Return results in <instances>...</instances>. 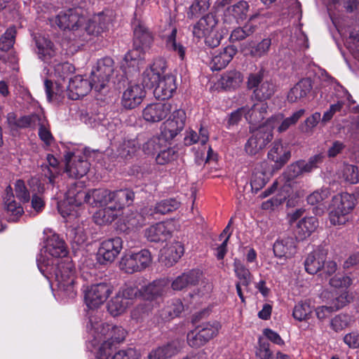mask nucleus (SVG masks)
<instances>
[{
    "mask_svg": "<svg viewBox=\"0 0 359 359\" xmlns=\"http://www.w3.org/2000/svg\"><path fill=\"white\" fill-rule=\"evenodd\" d=\"M60 295L74 298L77 293L75 269L72 262L67 258L57 264L55 271Z\"/></svg>",
    "mask_w": 359,
    "mask_h": 359,
    "instance_id": "1",
    "label": "nucleus"
},
{
    "mask_svg": "<svg viewBox=\"0 0 359 359\" xmlns=\"http://www.w3.org/2000/svg\"><path fill=\"white\" fill-rule=\"evenodd\" d=\"M90 193L83 189V183L72 184L66 193L65 199L58 203L57 209L63 217L77 216V208L84 203H88Z\"/></svg>",
    "mask_w": 359,
    "mask_h": 359,
    "instance_id": "2",
    "label": "nucleus"
},
{
    "mask_svg": "<svg viewBox=\"0 0 359 359\" xmlns=\"http://www.w3.org/2000/svg\"><path fill=\"white\" fill-rule=\"evenodd\" d=\"M87 329L93 340L97 343L101 341L102 338L111 341L112 344L119 343L123 341L126 336V332L122 327L103 323L98 316H90Z\"/></svg>",
    "mask_w": 359,
    "mask_h": 359,
    "instance_id": "3",
    "label": "nucleus"
},
{
    "mask_svg": "<svg viewBox=\"0 0 359 359\" xmlns=\"http://www.w3.org/2000/svg\"><path fill=\"white\" fill-rule=\"evenodd\" d=\"M67 250L65 241L57 234L50 236L46 242V245L41 250L40 255L37 257V265L39 270L43 273L46 269L43 267L54 264V259L64 257L67 255Z\"/></svg>",
    "mask_w": 359,
    "mask_h": 359,
    "instance_id": "4",
    "label": "nucleus"
},
{
    "mask_svg": "<svg viewBox=\"0 0 359 359\" xmlns=\"http://www.w3.org/2000/svg\"><path fill=\"white\" fill-rule=\"evenodd\" d=\"M273 121V118L267 119L252 133L245 144V151L248 155L255 156L272 140L274 129Z\"/></svg>",
    "mask_w": 359,
    "mask_h": 359,
    "instance_id": "5",
    "label": "nucleus"
},
{
    "mask_svg": "<svg viewBox=\"0 0 359 359\" xmlns=\"http://www.w3.org/2000/svg\"><path fill=\"white\" fill-rule=\"evenodd\" d=\"M51 26H57L62 30L77 31L86 22L84 11L81 8H73L60 11L56 16L47 17Z\"/></svg>",
    "mask_w": 359,
    "mask_h": 359,
    "instance_id": "6",
    "label": "nucleus"
},
{
    "mask_svg": "<svg viewBox=\"0 0 359 359\" xmlns=\"http://www.w3.org/2000/svg\"><path fill=\"white\" fill-rule=\"evenodd\" d=\"M220 329L221 325L217 320L202 323L188 332L187 343L193 348L201 347L215 337Z\"/></svg>",
    "mask_w": 359,
    "mask_h": 359,
    "instance_id": "7",
    "label": "nucleus"
},
{
    "mask_svg": "<svg viewBox=\"0 0 359 359\" xmlns=\"http://www.w3.org/2000/svg\"><path fill=\"white\" fill-rule=\"evenodd\" d=\"M114 72V62L112 58L105 57L97 62L90 76L95 91L101 92L108 88Z\"/></svg>",
    "mask_w": 359,
    "mask_h": 359,
    "instance_id": "8",
    "label": "nucleus"
},
{
    "mask_svg": "<svg viewBox=\"0 0 359 359\" xmlns=\"http://www.w3.org/2000/svg\"><path fill=\"white\" fill-rule=\"evenodd\" d=\"M151 263V255L149 250H142L136 253L124 255L120 262V268L128 273L141 271Z\"/></svg>",
    "mask_w": 359,
    "mask_h": 359,
    "instance_id": "9",
    "label": "nucleus"
},
{
    "mask_svg": "<svg viewBox=\"0 0 359 359\" xmlns=\"http://www.w3.org/2000/svg\"><path fill=\"white\" fill-rule=\"evenodd\" d=\"M112 292L107 283L93 284L84 291V301L88 308L95 309L102 305Z\"/></svg>",
    "mask_w": 359,
    "mask_h": 359,
    "instance_id": "10",
    "label": "nucleus"
},
{
    "mask_svg": "<svg viewBox=\"0 0 359 359\" xmlns=\"http://www.w3.org/2000/svg\"><path fill=\"white\" fill-rule=\"evenodd\" d=\"M172 116L161 126V135L166 142L175 138L184 128L185 125L186 114L182 109L173 108Z\"/></svg>",
    "mask_w": 359,
    "mask_h": 359,
    "instance_id": "11",
    "label": "nucleus"
},
{
    "mask_svg": "<svg viewBox=\"0 0 359 359\" xmlns=\"http://www.w3.org/2000/svg\"><path fill=\"white\" fill-rule=\"evenodd\" d=\"M263 74L261 72L250 74L248 80V87L255 88L253 96L258 102H265L271 97L275 92L274 85L268 81H262Z\"/></svg>",
    "mask_w": 359,
    "mask_h": 359,
    "instance_id": "12",
    "label": "nucleus"
},
{
    "mask_svg": "<svg viewBox=\"0 0 359 359\" xmlns=\"http://www.w3.org/2000/svg\"><path fill=\"white\" fill-rule=\"evenodd\" d=\"M123 248V241L121 238H109L102 242L98 250L97 255L100 262H112L119 255Z\"/></svg>",
    "mask_w": 359,
    "mask_h": 359,
    "instance_id": "13",
    "label": "nucleus"
},
{
    "mask_svg": "<svg viewBox=\"0 0 359 359\" xmlns=\"http://www.w3.org/2000/svg\"><path fill=\"white\" fill-rule=\"evenodd\" d=\"M90 79H92L90 78ZM94 88L92 80L88 81L82 76L77 75L70 79L67 89V95L69 99L76 100L86 95L91 89Z\"/></svg>",
    "mask_w": 359,
    "mask_h": 359,
    "instance_id": "14",
    "label": "nucleus"
},
{
    "mask_svg": "<svg viewBox=\"0 0 359 359\" xmlns=\"http://www.w3.org/2000/svg\"><path fill=\"white\" fill-rule=\"evenodd\" d=\"M166 62L162 58L156 59L142 74V83L146 87L151 88L158 83L166 69Z\"/></svg>",
    "mask_w": 359,
    "mask_h": 359,
    "instance_id": "15",
    "label": "nucleus"
},
{
    "mask_svg": "<svg viewBox=\"0 0 359 359\" xmlns=\"http://www.w3.org/2000/svg\"><path fill=\"white\" fill-rule=\"evenodd\" d=\"M145 95L142 85L130 83L123 93L121 105L127 109H134L142 103Z\"/></svg>",
    "mask_w": 359,
    "mask_h": 359,
    "instance_id": "16",
    "label": "nucleus"
},
{
    "mask_svg": "<svg viewBox=\"0 0 359 359\" xmlns=\"http://www.w3.org/2000/svg\"><path fill=\"white\" fill-rule=\"evenodd\" d=\"M34 42L36 46V53L39 60L43 62L50 65L53 60L57 55V50L54 43L44 36H35Z\"/></svg>",
    "mask_w": 359,
    "mask_h": 359,
    "instance_id": "17",
    "label": "nucleus"
},
{
    "mask_svg": "<svg viewBox=\"0 0 359 359\" xmlns=\"http://www.w3.org/2000/svg\"><path fill=\"white\" fill-rule=\"evenodd\" d=\"M173 108L170 102L154 103L144 109L142 115L147 121L158 122L165 118Z\"/></svg>",
    "mask_w": 359,
    "mask_h": 359,
    "instance_id": "18",
    "label": "nucleus"
},
{
    "mask_svg": "<svg viewBox=\"0 0 359 359\" xmlns=\"http://www.w3.org/2000/svg\"><path fill=\"white\" fill-rule=\"evenodd\" d=\"M66 172L71 177L80 178L84 176L89 170V163L83 158H77L72 152L65 154Z\"/></svg>",
    "mask_w": 359,
    "mask_h": 359,
    "instance_id": "19",
    "label": "nucleus"
},
{
    "mask_svg": "<svg viewBox=\"0 0 359 359\" xmlns=\"http://www.w3.org/2000/svg\"><path fill=\"white\" fill-rule=\"evenodd\" d=\"M327 255V250L318 247L309 253L304 261L305 270L310 274H316L324 266Z\"/></svg>",
    "mask_w": 359,
    "mask_h": 359,
    "instance_id": "20",
    "label": "nucleus"
},
{
    "mask_svg": "<svg viewBox=\"0 0 359 359\" xmlns=\"http://www.w3.org/2000/svg\"><path fill=\"white\" fill-rule=\"evenodd\" d=\"M154 88V94L157 99H169L177 88L176 79L172 74H165Z\"/></svg>",
    "mask_w": 359,
    "mask_h": 359,
    "instance_id": "21",
    "label": "nucleus"
},
{
    "mask_svg": "<svg viewBox=\"0 0 359 359\" xmlns=\"http://www.w3.org/2000/svg\"><path fill=\"white\" fill-rule=\"evenodd\" d=\"M267 157L270 161L274 163L273 169L279 170L289 161L290 152L280 141L274 142L268 152Z\"/></svg>",
    "mask_w": 359,
    "mask_h": 359,
    "instance_id": "22",
    "label": "nucleus"
},
{
    "mask_svg": "<svg viewBox=\"0 0 359 359\" xmlns=\"http://www.w3.org/2000/svg\"><path fill=\"white\" fill-rule=\"evenodd\" d=\"M110 21L109 17L105 14L100 13L95 15L89 20L87 26L85 27V34L82 35L83 41H88L90 38L88 36H98L104 32L109 25Z\"/></svg>",
    "mask_w": 359,
    "mask_h": 359,
    "instance_id": "23",
    "label": "nucleus"
},
{
    "mask_svg": "<svg viewBox=\"0 0 359 359\" xmlns=\"http://www.w3.org/2000/svg\"><path fill=\"white\" fill-rule=\"evenodd\" d=\"M273 250L278 258H291L297 252L296 240L293 237L279 238L274 243Z\"/></svg>",
    "mask_w": 359,
    "mask_h": 359,
    "instance_id": "24",
    "label": "nucleus"
},
{
    "mask_svg": "<svg viewBox=\"0 0 359 359\" xmlns=\"http://www.w3.org/2000/svg\"><path fill=\"white\" fill-rule=\"evenodd\" d=\"M271 46V39L270 38H265L257 43L253 41L243 43L242 50L245 55L258 59L268 54Z\"/></svg>",
    "mask_w": 359,
    "mask_h": 359,
    "instance_id": "25",
    "label": "nucleus"
},
{
    "mask_svg": "<svg viewBox=\"0 0 359 359\" xmlns=\"http://www.w3.org/2000/svg\"><path fill=\"white\" fill-rule=\"evenodd\" d=\"M236 52V48L232 46H228L222 50L216 52L210 63V69L213 71L224 69L231 61Z\"/></svg>",
    "mask_w": 359,
    "mask_h": 359,
    "instance_id": "26",
    "label": "nucleus"
},
{
    "mask_svg": "<svg viewBox=\"0 0 359 359\" xmlns=\"http://www.w3.org/2000/svg\"><path fill=\"white\" fill-rule=\"evenodd\" d=\"M201 272L199 270H191L178 276L171 283L173 290L180 291L189 286L196 285L201 277Z\"/></svg>",
    "mask_w": 359,
    "mask_h": 359,
    "instance_id": "27",
    "label": "nucleus"
},
{
    "mask_svg": "<svg viewBox=\"0 0 359 359\" xmlns=\"http://www.w3.org/2000/svg\"><path fill=\"white\" fill-rule=\"evenodd\" d=\"M184 253V248L180 243L168 245L161 250L160 259L166 266H172Z\"/></svg>",
    "mask_w": 359,
    "mask_h": 359,
    "instance_id": "28",
    "label": "nucleus"
},
{
    "mask_svg": "<svg viewBox=\"0 0 359 359\" xmlns=\"http://www.w3.org/2000/svg\"><path fill=\"white\" fill-rule=\"evenodd\" d=\"M245 119L250 124L257 125L264 120L267 113L268 104L266 102H257L250 108L244 107Z\"/></svg>",
    "mask_w": 359,
    "mask_h": 359,
    "instance_id": "29",
    "label": "nucleus"
},
{
    "mask_svg": "<svg viewBox=\"0 0 359 359\" xmlns=\"http://www.w3.org/2000/svg\"><path fill=\"white\" fill-rule=\"evenodd\" d=\"M6 209L8 215V220L16 222L23 212V208L14 200L13 189L11 186L6 187L4 196Z\"/></svg>",
    "mask_w": 359,
    "mask_h": 359,
    "instance_id": "30",
    "label": "nucleus"
},
{
    "mask_svg": "<svg viewBox=\"0 0 359 359\" xmlns=\"http://www.w3.org/2000/svg\"><path fill=\"white\" fill-rule=\"evenodd\" d=\"M180 348L178 341L153 348L148 354V359H168L175 355Z\"/></svg>",
    "mask_w": 359,
    "mask_h": 359,
    "instance_id": "31",
    "label": "nucleus"
},
{
    "mask_svg": "<svg viewBox=\"0 0 359 359\" xmlns=\"http://www.w3.org/2000/svg\"><path fill=\"white\" fill-rule=\"evenodd\" d=\"M170 230L163 222L150 226L145 230V236L150 242L158 243L166 241L170 236Z\"/></svg>",
    "mask_w": 359,
    "mask_h": 359,
    "instance_id": "32",
    "label": "nucleus"
},
{
    "mask_svg": "<svg viewBox=\"0 0 359 359\" xmlns=\"http://www.w3.org/2000/svg\"><path fill=\"white\" fill-rule=\"evenodd\" d=\"M217 20L212 14H208L201 18L193 27V34L198 38H203L204 35L216 28Z\"/></svg>",
    "mask_w": 359,
    "mask_h": 359,
    "instance_id": "33",
    "label": "nucleus"
},
{
    "mask_svg": "<svg viewBox=\"0 0 359 359\" xmlns=\"http://www.w3.org/2000/svg\"><path fill=\"white\" fill-rule=\"evenodd\" d=\"M305 110L301 109L295 112H294L290 117L283 118V115L282 114H278L273 116H271L269 119L273 118L274 128L277 124H279L278 127V131L279 133H283L286 131L289 128L295 125L298 121L304 115Z\"/></svg>",
    "mask_w": 359,
    "mask_h": 359,
    "instance_id": "34",
    "label": "nucleus"
},
{
    "mask_svg": "<svg viewBox=\"0 0 359 359\" xmlns=\"http://www.w3.org/2000/svg\"><path fill=\"white\" fill-rule=\"evenodd\" d=\"M312 88L311 81L304 79L295 84L287 94V100L290 102H297L304 98Z\"/></svg>",
    "mask_w": 359,
    "mask_h": 359,
    "instance_id": "35",
    "label": "nucleus"
},
{
    "mask_svg": "<svg viewBox=\"0 0 359 359\" xmlns=\"http://www.w3.org/2000/svg\"><path fill=\"white\" fill-rule=\"evenodd\" d=\"M142 289L143 299L152 301L166 292L167 282L165 280H156Z\"/></svg>",
    "mask_w": 359,
    "mask_h": 359,
    "instance_id": "36",
    "label": "nucleus"
},
{
    "mask_svg": "<svg viewBox=\"0 0 359 359\" xmlns=\"http://www.w3.org/2000/svg\"><path fill=\"white\" fill-rule=\"evenodd\" d=\"M249 9L248 2L240 1L231 6H229L224 13V22H231V16L235 20H243L247 17Z\"/></svg>",
    "mask_w": 359,
    "mask_h": 359,
    "instance_id": "37",
    "label": "nucleus"
},
{
    "mask_svg": "<svg viewBox=\"0 0 359 359\" xmlns=\"http://www.w3.org/2000/svg\"><path fill=\"white\" fill-rule=\"evenodd\" d=\"M153 42V36L149 30L142 25H138L134 29L135 47L149 50Z\"/></svg>",
    "mask_w": 359,
    "mask_h": 359,
    "instance_id": "38",
    "label": "nucleus"
},
{
    "mask_svg": "<svg viewBox=\"0 0 359 359\" xmlns=\"http://www.w3.org/2000/svg\"><path fill=\"white\" fill-rule=\"evenodd\" d=\"M47 99L50 102H55L60 103L65 99V93L64 90L65 86L62 85L59 81H55V86L51 81L46 80L44 82Z\"/></svg>",
    "mask_w": 359,
    "mask_h": 359,
    "instance_id": "39",
    "label": "nucleus"
},
{
    "mask_svg": "<svg viewBox=\"0 0 359 359\" xmlns=\"http://www.w3.org/2000/svg\"><path fill=\"white\" fill-rule=\"evenodd\" d=\"M355 206V198L353 196L344 193L341 194L336 195L332 198L331 207L340 210L341 212H345L346 215L352 211Z\"/></svg>",
    "mask_w": 359,
    "mask_h": 359,
    "instance_id": "40",
    "label": "nucleus"
},
{
    "mask_svg": "<svg viewBox=\"0 0 359 359\" xmlns=\"http://www.w3.org/2000/svg\"><path fill=\"white\" fill-rule=\"evenodd\" d=\"M89 193L88 204L92 206H104L113 202L112 191L107 189H93Z\"/></svg>",
    "mask_w": 359,
    "mask_h": 359,
    "instance_id": "41",
    "label": "nucleus"
},
{
    "mask_svg": "<svg viewBox=\"0 0 359 359\" xmlns=\"http://www.w3.org/2000/svg\"><path fill=\"white\" fill-rule=\"evenodd\" d=\"M318 222L315 217H305L300 220L297 226V234L299 239L303 240L309 236L318 227Z\"/></svg>",
    "mask_w": 359,
    "mask_h": 359,
    "instance_id": "42",
    "label": "nucleus"
},
{
    "mask_svg": "<svg viewBox=\"0 0 359 359\" xmlns=\"http://www.w3.org/2000/svg\"><path fill=\"white\" fill-rule=\"evenodd\" d=\"M147 50L135 47L133 45V49L130 50L125 55L123 61L121 64V67L126 71L127 68L135 67L138 65L139 62L143 58L144 55Z\"/></svg>",
    "mask_w": 359,
    "mask_h": 359,
    "instance_id": "43",
    "label": "nucleus"
},
{
    "mask_svg": "<svg viewBox=\"0 0 359 359\" xmlns=\"http://www.w3.org/2000/svg\"><path fill=\"white\" fill-rule=\"evenodd\" d=\"M243 81L242 74L236 70L226 72L221 78V86L225 89H235L240 86Z\"/></svg>",
    "mask_w": 359,
    "mask_h": 359,
    "instance_id": "44",
    "label": "nucleus"
},
{
    "mask_svg": "<svg viewBox=\"0 0 359 359\" xmlns=\"http://www.w3.org/2000/svg\"><path fill=\"white\" fill-rule=\"evenodd\" d=\"M140 149V144L137 140H124L118 147V156L123 159H130Z\"/></svg>",
    "mask_w": 359,
    "mask_h": 359,
    "instance_id": "45",
    "label": "nucleus"
},
{
    "mask_svg": "<svg viewBox=\"0 0 359 359\" xmlns=\"http://www.w3.org/2000/svg\"><path fill=\"white\" fill-rule=\"evenodd\" d=\"M177 30L173 27L171 32L165 37V47L179 55L181 60L185 57V47L177 40Z\"/></svg>",
    "mask_w": 359,
    "mask_h": 359,
    "instance_id": "46",
    "label": "nucleus"
},
{
    "mask_svg": "<svg viewBox=\"0 0 359 359\" xmlns=\"http://www.w3.org/2000/svg\"><path fill=\"white\" fill-rule=\"evenodd\" d=\"M117 216L116 206H107L97 210L93 216L95 223L102 225L111 223Z\"/></svg>",
    "mask_w": 359,
    "mask_h": 359,
    "instance_id": "47",
    "label": "nucleus"
},
{
    "mask_svg": "<svg viewBox=\"0 0 359 359\" xmlns=\"http://www.w3.org/2000/svg\"><path fill=\"white\" fill-rule=\"evenodd\" d=\"M233 271L236 276L243 286H248L252 280V275L249 269L242 263V262L236 258L233 261Z\"/></svg>",
    "mask_w": 359,
    "mask_h": 359,
    "instance_id": "48",
    "label": "nucleus"
},
{
    "mask_svg": "<svg viewBox=\"0 0 359 359\" xmlns=\"http://www.w3.org/2000/svg\"><path fill=\"white\" fill-rule=\"evenodd\" d=\"M129 300H125L118 292L108 303V311L113 316L123 313L129 306Z\"/></svg>",
    "mask_w": 359,
    "mask_h": 359,
    "instance_id": "49",
    "label": "nucleus"
},
{
    "mask_svg": "<svg viewBox=\"0 0 359 359\" xmlns=\"http://www.w3.org/2000/svg\"><path fill=\"white\" fill-rule=\"evenodd\" d=\"M312 311L313 307L309 300L300 301L295 304L292 316L294 319L303 321L310 318Z\"/></svg>",
    "mask_w": 359,
    "mask_h": 359,
    "instance_id": "50",
    "label": "nucleus"
},
{
    "mask_svg": "<svg viewBox=\"0 0 359 359\" xmlns=\"http://www.w3.org/2000/svg\"><path fill=\"white\" fill-rule=\"evenodd\" d=\"M184 310V306L180 299L172 300L161 311V317L168 320L178 316Z\"/></svg>",
    "mask_w": 359,
    "mask_h": 359,
    "instance_id": "51",
    "label": "nucleus"
},
{
    "mask_svg": "<svg viewBox=\"0 0 359 359\" xmlns=\"http://www.w3.org/2000/svg\"><path fill=\"white\" fill-rule=\"evenodd\" d=\"M209 140V133L207 129L201 128L199 134L193 130L187 132L184 137V143L187 145H191L193 144L200 142L201 144H205Z\"/></svg>",
    "mask_w": 359,
    "mask_h": 359,
    "instance_id": "52",
    "label": "nucleus"
},
{
    "mask_svg": "<svg viewBox=\"0 0 359 359\" xmlns=\"http://www.w3.org/2000/svg\"><path fill=\"white\" fill-rule=\"evenodd\" d=\"M165 140L161 136H155L146 142L142 147V150L146 154L153 155L158 151L166 147Z\"/></svg>",
    "mask_w": 359,
    "mask_h": 359,
    "instance_id": "53",
    "label": "nucleus"
},
{
    "mask_svg": "<svg viewBox=\"0 0 359 359\" xmlns=\"http://www.w3.org/2000/svg\"><path fill=\"white\" fill-rule=\"evenodd\" d=\"M16 32L15 27H10L7 29L6 32L0 37V50L8 51L13 46Z\"/></svg>",
    "mask_w": 359,
    "mask_h": 359,
    "instance_id": "54",
    "label": "nucleus"
},
{
    "mask_svg": "<svg viewBox=\"0 0 359 359\" xmlns=\"http://www.w3.org/2000/svg\"><path fill=\"white\" fill-rule=\"evenodd\" d=\"M39 126V136L41 140L46 145L50 146L54 142V137L50 133L47 121L42 117L40 123L37 124Z\"/></svg>",
    "mask_w": 359,
    "mask_h": 359,
    "instance_id": "55",
    "label": "nucleus"
},
{
    "mask_svg": "<svg viewBox=\"0 0 359 359\" xmlns=\"http://www.w3.org/2000/svg\"><path fill=\"white\" fill-rule=\"evenodd\" d=\"M74 71V66L69 62L58 63L54 66V75L59 82L65 81Z\"/></svg>",
    "mask_w": 359,
    "mask_h": 359,
    "instance_id": "56",
    "label": "nucleus"
},
{
    "mask_svg": "<svg viewBox=\"0 0 359 359\" xmlns=\"http://www.w3.org/2000/svg\"><path fill=\"white\" fill-rule=\"evenodd\" d=\"M179 206L180 203L175 199H165L156 205L154 212L165 215L177 210Z\"/></svg>",
    "mask_w": 359,
    "mask_h": 359,
    "instance_id": "57",
    "label": "nucleus"
},
{
    "mask_svg": "<svg viewBox=\"0 0 359 359\" xmlns=\"http://www.w3.org/2000/svg\"><path fill=\"white\" fill-rule=\"evenodd\" d=\"M177 158V153L174 148L168 147L161 149L156 157V161L159 165H165L172 162Z\"/></svg>",
    "mask_w": 359,
    "mask_h": 359,
    "instance_id": "58",
    "label": "nucleus"
},
{
    "mask_svg": "<svg viewBox=\"0 0 359 359\" xmlns=\"http://www.w3.org/2000/svg\"><path fill=\"white\" fill-rule=\"evenodd\" d=\"M209 6V0H195L189 8L188 17L190 18L198 17L199 14L207 11Z\"/></svg>",
    "mask_w": 359,
    "mask_h": 359,
    "instance_id": "59",
    "label": "nucleus"
},
{
    "mask_svg": "<svg viewBox=\"0 0 359 359\" xmlns=\"http://www.w3.org/2000/svg\"><path fill=\"white\" fill-rule=\"evenodd\" d=\"M330 196V191L327 189L313 191L307 197V201L312 205H321L323 202Z\"/></svg>",
    "mask_w": 359,
    "mask_h": 359,
    "instance_id": "60",
    "label": "nucleus"
},
{
    "mask_svg": "<svg viewBox=\"0 0 359 359\" xmlns=\"http://www.w3.org/2000/svg\"><path fill=\"white\" fill-rule=\"evenodd\" d=\"M330 221L333 225H343L348 220V215L340 210L330 208L329 213Z\"/></svg>",
    "mask_w": 359,
    "mask_h": 359,
    "instance_id": "61",
    "label": "nucleus"
},
{
    "mask_svg": "<svg viewBox=\"0 0 359 359\" xmlns=\"http://www.w3.org/2000/svg\"><path fill=\"white\" fill-rule=\"evenodd\" d=\"M351 322V318L347 314H339L331 320V327L335 331H340L347 327Z\"/></svg>",
    "mask_w": 359,
    "mask_h": 359,
    "instance_id": "62",
    "label": "nucleus"
},
{
    "mask_svg": "<svg viewBox=\"0 0 359 359\" xmlns=\"http://www.w3.org/2000/svg\"><path fill=\"white\" fill-rule=\"evenodd\" d=\"M344 179L351 183L355 184L359 180L358 168L353 165H346L343 170Z\"/></svg>",
    "mask_w": 359,
    "mask_h": 359,
    "instance_id": "63",
    "label": "nucleus"
},
{
    "mask_svg": "<svg viewBox=\"0 0 359 359\" xmlns=\"http://www.w3.org/2000/svg\"><path fill=\"white\" fill-rule=\"evenodd\" d=\"M125 300H129V304L137 297H142V289L140 290L135 286H126L123 290L118 292Z\"/></svg>",
    "mask_w": 359,
    "mask_h": 359,
    "instance_id": "64",
    "label": "nucleus"
}]
</instances>
